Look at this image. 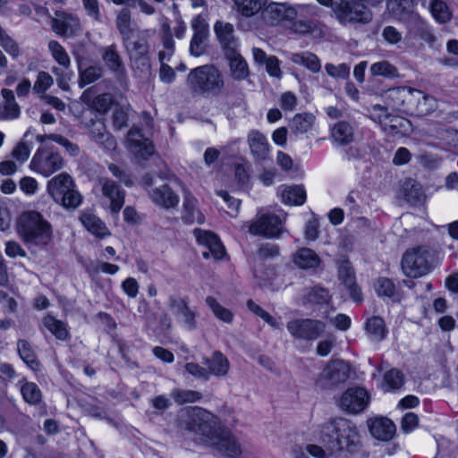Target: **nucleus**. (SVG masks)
<instances>
[{
  "label": "nucleus",
  "mask_w": 458,
  "mask_h": 458,
  "mask_svg": "<svg viewBox=\"0 0 458 458\" xmlns=\"http://www.w3.org/2000/svg\"><path fill=\"white\" fill-rule=\"evenodd\" d=\"M178 427L200 435L207 445L228 457H236L242 453L235 437L221 428L217 417L202 408L193 407L182 411Z\"/></svg>",
  "instance_id": "nucleus-1"
},
{
  "label": "nucleus",
  "mask_w": 458,
  "mask_h": 458,
  "mask_svg": "<svg viewBox=\"0 0 458 458\" xmlns=\"http://www.w3.org/2000/svg\"><path fill=\"white\" fill-rule=\"evenodd\" d=\"M319 440L330 453L342 450L353 452L360 443L357 426L344 418H335L324 422L319 430Z\"/></svg>",
  "instance_id": "nucleus-2"
},
{
  "label": "nucleus",
  "mask_w": 458,
  "mask_h": 458,
  "mask_svg": "<svg viewBox=\"0 0 458 458\" xmlns=\"http://www.w3.org/2000/svg\"><path fill=\"white\" fill-rule=\"evenodd\" d=\"M319 4L330 8L342 25H365L373 19L370 7L379 6L383 0H316Z\"/></svg>",
  "instance_id": "nucleus-3"
},
{
  "label": "nucleus",
  "mask_w": 458,
  "mask_h": 458,
  "mask_svg": "<svg viewBox=\"0 0 458 458\" xmlns=\"http://www.w3.org/2000/svg\"><path fill=\"white\" fill-rule=\"evenodd\" d=\"M19 233L29 245L47 246L53 238L50 223L37 211L24 212L19 220Z\"/></svg>",
  "instance_id": "nucleus-4"
},
{
  "label": "nucleus",
  "mask_w": 458,
  "mask_h": 458,
  "mask_svg": "<svg viewBox=\"0 0 458 458\" xmlns=\"http://www.w3.org/2000/svg\"><path fill=\"white\" fill-rule=\"evenodd\" d=\"M186 82L193 93L201 95H218L225 84L222 73L212 64L192 69L187 76Z\"/></svg>",
  "instance_id": "nucleus-5"
},
{
  "label": "nucleus",
  "mask_w": 458,
  "mask_h": 458,
  "mask_svg": "<svg viewBox=\"0 0 458 458\" xmlns=\"http://www.w3.org/2000/svg\"><path fill=\"white\" fill-rule=\"evenodd\" d=\"M47 190L54 201L66 209H75L82 201L81 194L67 173H61L49 180Z\"/></svg>",
  "instance_id": "nucleus-6"
},
{
  "label": "nucleus",
  "mask_w": 458,
  "mask_h": 458,
  "mask_svg": "<svg viewBox=\"0 0 458 458\" xmlns=\"http://www.w3.org/2000/svg\"><path fill=\"white\" fill-rule=\"evenodd\" d=\"M160 180L150 174H146L141 177L140 184L154 204L165 209L176 207L179 203V196L168 184Z\"/></svg>",
  "instance_id": "nucleus-7"
},
{
  "label": "nucleus",
  "mask_w": 458,
  "mask_h": 458,
  "mask_svg": "<svg viewBox=\"0 0 458 458\" xmlns=\"http://www.w3.org/2000/svg\"><path fill=\"white\" fill-rule=\"evenodd\" d=\"M253 235H260L268 239L279 238L284 231V217L273 213L258 212L256 217L244 224Z\"/></svg>",
  "instance_id": "nucleus-8"
},
{
  "label": "nucleus",
  "mask_w": 458,
  "mask_h": 458,
  "mask_svg": "<svg viewBox=\"0 0 458 458\" xmlns=\"http://www.w3.org/2000/svg\"><path fill=\"white\" fill-rule=\"evenodd\" d=\"M402 269L408 277L418 278L430 272V253L427 247L407 250L402 259Z\"/></svg>",
  "instance_id": "nucleus-9"
},
{
  "label": "nucleus",
  "mask_w": 458,
  "mask_h": 458,
  "mask_svg": "<svg viewBox=\"0 0 458 458\" xmlns=\"http://www.w3.org/2000/svg\"><path fill=\"white\" fill-rule=\"evenodd\" d=\"M298 9H307L311 14H316L318 7L313 4H299L297 6L289 5L283 3H271L262 12L264 20L271 24L277 25L284 21H292L298 16Z\"/></svg>",
  "instance_id": "nucleus-10"
},
{
  "label": "nucleus",
  "mask_w": 458,
  "mask_h": 458,
  "mask_svg": "<svg viewBox=\"0 0 458 458\" xmlns=\"http://www.w3.org/2000/svg\"><path fill=\"white\" fill-rule=\"evenodd\" d=\"M30 166L33 171L48 177L63 168L64 159L50 148H39L33 156Z\"/></svg>",
  "instance_id": "nucleus-11"
},
{
  "label": "nucleus",
  "mask_w": 458,
  "mask_h": 458,
  "mask_svg": "<svg viewBox=\"0 0 458 458\" xmlns=\"http://www.w3.org/2000/svg\"><path fill=\"white\" fill-rule=\"evenodd\" d=\"M286 327L295 339L314 341L325 332L326 324L317 319L295 318L290 320Z\"/></svg>",
  "instance_id": "nucleus-12"
},
{
  "label": "nucleus",
  "mask_w": 458,
  "mask_h": 458,
  "mask_svg": "<svg viewBox=\"0 0 458 458\" xmlns=\"http://www.w3.org/2000/svg\"><path fill=\"white\" fill-rule=\"evenodd\" d=\"M349 377V368L343 360L328 362L320 373L317 385L322 388H330L344 383Z\"/></svg>",
  "instance_id": "nucleus-13"
},
{
  "label": "nucleus",
  "mask_w": 458,
  "mask_h": 458,
  "mask_svg": "<svg viewBox=\"0 0 458 458\" xmlns=\"http://www.w3.org/2000/svg\"><path fill=\"white\" fill-rule=\"evenodd\" d=\"M370 396L366 389L355 387L347 389L341 396L339 405L341 409L351 414L363 411L369 405Z\"/></svg>",
  "instance_id": "nucleus-14"
},
{
  "label": "nucleus",
  "mask_w": 458,
  "mask_h": 458,
  "mask_svg": "<svg viewBox=\"0 0 458 458\" xmlns=\"http://www.w3.org/2000/svg\"><path fill=\"white\" fill-rule=\"evenodd\" d=\"M102 196L109 202V209L112 214L117 215L124 204L125 191L115 182L107 178L98 179Z\"/></svg>",
  "instance_id": "nucleus-15"
},
{
  "label": "nucleus",
  "mask_w": 458,
  "mask_h": 458,
  "mask_svg": "<svg viewBox=\"0 0 458 458\" xmlns=\"http://www.w3.org/2000/svg\"><path fill=\"white\" fill-rule=\"evenodd\" d=\"M193 233L199 244L206 249L202 251L204 259H220L224 257L225 248L214 233L197 228Z\"/></svg>",
  "instance_id": "nucleus-16"
},
{
  "label": "nucleus",
  "mask_w": 458,
  "mask_h": 458,
  "mask_svg": "<svg viewBox=\"0 0 458 458\" xmlns=\"http://www.w3.org/2000/svg\"><path fill=\"white\" fill-rule=\"evenodd\" d=\"M338 278L344 287L349 291L350 297L356 302L363 300L360 288L356 283L354 269L351 262L344 257L337 260Z\"/></svg>",
  "instance_id": "nucleus-17"
},
{
  "label": "nucleus",
  "mask_w": 458,
  "mask_h": 458,
  "mask_svg": "<svg viewBox=\"0 0 458 458\" xmlns=\"http://www.w3.org/2000/svg\"><path fill=\"white\" fill-rule=\"evenodd\" d=\"M168 306L180 323L188 330H194L198 327V313L192 310L185 299L171 296L168 300Z\"/></svg>",
  "instance_id": "nucleus-18"
},
{
  "label": "nucleus",
  "mask_w": 458,
  "mask_h": 458,
  "mask_svg": "<svg viewBox=\"0 0 458 458\" xmlns=\"http://www.w3.org/2000/svg\"><path fill=\"white\" fill-rule=\"evenodd\" d=\"M52 30L59 36L72 38L81 30V22L77 16L63 11H56L51 19Z\"/></svg>",
  "instance_id": "nucleus-19"
},
{
  "label": "nucleus",
  "mask_w": 458,
  "mask_h": 458,
  "mask_svg": "<svg viewBox=\"0 0 458 458\" xmlns=\"http://www.w3.org/2000/svg\"><path fill=\"white\" fill-rule=\"evenodd\" d=\"M85 126L89 129V133L91 138L105 149L107 151L116 149V140L106 130V123L102 119L90 118L89 122H85Z\"/></svg>",
  "instance_id": "nucleus-20"
},
{
  "label": "nucleus",
  "mask_w": 458,
  "mask_h": 458,
  "mask_svg": "<svg viewBox=\"0 0 458 458\" xmlns=\"http://www.w3.org/2000/svg\"><path fill=\"white\" fill-rule=\"evenodd\" d=\"M127 147L137 157L148 158L154 153V146L138 128H131L127 134Z\"/></svg>",
  "instance_id": "nucleus-21"
},
{
  "label": "nucleus",
  "mask_w": 458,
  "mask_h": 458,
  "mask_svg": "<svg viewBox=\"0 0 458 458\" xmlns=\"http://www.w3.org/2000/svg\"><path fill=\"white\" fill-rule=\"evenodd\" d=\"M101 58L106 67L111 71L116 78L121 79L126 72L123 59L118 51L116 44L102 47L99 49Z\"/></svg>",
  "instance_id": "nucleus-22"
},
{
  "label": "nucleus",
  "mask_w": 458,
  "mask_h": 458,
  "mask_svg": "<svg viewBox=\"0 0 458 458\" xmlns=\"http://www.w3.org/2000/svg\"><path fill=\"white\" fill-rule=\"evenodd\" d=\"M214 31L225 54L233 55L238 49L239 43L233 24L217 21L214 25Z\"/></svg>",
  "instance_id": "nucleus-23"
},
{
  "label": "nucleus",
  "mask_w": 458,
  "mask_h": 458,
  "mask_svg": "<svg viewBox=\"0 0 458 458\" xmlns=\"http://www.w3.org/2000/svg\"><path fill=\"white\" fill-rule=\"evenodd\" d=\"M123 46L131 58V60L138 65L148 69L149 64V53L148 45L144 38H138L131 41V37L127 41H123Z\"/></svg>",
  "instance_id": "nucleus-24"
},
{
  "label": "nucleus",
  "mask_w": 458,
  "mask_h": 458,
  "mask_svg": "<svg viewBox=\"0 0 458 458\" xmlns=\"http://www.w3.org/2000/svg\"><path fill=\"white\" fill-rule=\"evenodd\" d=\"M437 105L435 98L425 94L421 90L413 89L407 110L417 115L424 116L436 110Z\"/></svg>",
  "instance_id": "nucleus-25"
},
{
  "label": "nucleus",
  "mask_w": 458,
  "mask_h": 458,
  "mask_svg": "<svg viewBox=\"0 0 458 458\" xmlns=\"http://www.w3.org/2000/svg\"><path fill=\"white\" fill-rule=\"evenodd\" d=\"M191 28L194 34L190 44V54L199 57L205 53L207 48L208 28L199 16L192 21Z\"/></svg>",
  "instance_id": "nucleus-26"
},
{
  "label": "nucleus",
  "mask_w": 458,
  "mask_h": 458,
  "mask_svg": "<svg viewBox=\"0 0 458 458\" xmlns=\"http://www.w3.org/2000/svg\"><path fill=\"white\" fill-rule=\"evenodd\" d=\"M370 434L378 440L388 441L395 434V425L386 417H374L367 421Z\"/></svg>",
  "instance_id": "nucleus-27"
},
{
  "label": "nucleus",
  "mask_w": 458,
  "mask_h": 458,
  "mask_svg": "<svg viewBox=\"0 0 458 458\" xmlns=\"http://www.w3.org/2000/svg\"><path fill=\"white\" fill-rule=\"evenodd\" d=\"M84 228L98 239H105L111 235V232L98 216L91 212H82L79 217Z\"/></svg>",
  "instance_id": "nucleus-28"
},
{
  "label": "nucleus",
  "mask_w": 458,
  "mask_h": 458,
  "mask_svg": "<svg viewBox=\"0 0 458 458\" xmlns=\"http://www.w3.org/2000/svg\"><path fill=\"white\" fill-rule=\"evenodd\" d=\"M248 144L256 160L262 161L268 157L269 144L267 138L259 131L252 130L248 133Z\"/></svg>",
  "instance_id": "nucleus-29"
},
{
  "label": "nucleus",
  "mask_w": 458,
  "mask_h": 458,
  "mask_svg": "<svg viewBox=\"0 0 458 458\" xmlns=\"http://www.w3.org/2000/svg\"><path fill=\"white\" fill-rule=\"evenodd\" d=\"M202 363L207 367L209 377H225L230 369L228 359L219 351H216L209 358L203 359Z\"/></svg>",
  "instance_id": "nucleus-30"
},
{
  "label": "nucleus",
  "mask_w": 458,
  "mask_h": 458,
  "mask_svg": "<svg viewBox=\"0 0 458 458\" xmlns=\"http://www.w3.org/2000/svg\"><path fill=\"white\" fill-rule=\"evenodd\" d=\"M183 212H182V220L186 224H203L205 221V217L203 214L197 208V199L191 195H185L183 199Z\"/></svg>",
  "instance_id": "nucleus-31"
},
{
  "label": "nucleus",
  "mask_w": 458,
  "mask_h": 458,
  "mask_svg": "<svg viewBox=\"0 0 458 458\" xmlns=\"http://www.w3.org/2000/svg\"><path fill=\"white\" fill-rule=\"evenodd\" d=\"M229 62L230 72L233 79L242 81L247 78L249 68L244 58L239 54L238 49L233 55L225 54Z\"/></svg>",
  "instance_id": "nucleus-32"
},
{
  "label": "nucleus",
  "mask_w": 458,
  "mask_h": 458,
  "mask_svg": "<svg viewBox=\"0 0 458 458\" xmlns=\"http://www.w3.org/2000/svg\"><path fill=\"white\" fill-rule=\"evenodd\" d=\"M293 262L301 269L316 268L320 264V258L311 249L301 248L294 254Z\"/></svg>",
  "instance_id": "nucleus-33"
},
{
  "label": "nucleus",
  "mask_w": 458,
  "mask_h": 458,
  "mask_svg": "<svg viewBox=\"0 0 458 458\" xmlns=\"http://www.w3.org/2000/svg\"><path fill=\"white\" fill-rule=\"evenodd\" d=\"M365 331L372 342L383 341L387 333L385 321L378 316H373L365 322Z\"/></svg>",
  "instance_id": "nucleus-34"
},
{
  "label": "nucleus",
  "mask_w": 458,
  "mask_h": 458,
  "mask_svg": "<svg viewBox=\"0 0 458 458\" xmlns=\"http://www.w3.org/2000/svg\"><path fill=\"white\" fill-rule=\"evenodd\" d=\"M331 136L337 144L348 145L354 140V130L349 123L341 121L332 127Z\"/></svg>",
  "instance_id": "nucleus-35"
},
{
  "label": "nucleus",
  "mask_w": 458,
  "mask_h": 458,
  "mask_svg": "<svg viewBox=\"0 0 458 458\" xmlns=\"http://www.w3.org/2000/svg\"><path fill=\"white\" fill-rule=\"evenodd\" d=\"M290 60L295 64L306 67L310 72L318 73L321 70L319 58L311 52H301L291 54Z\"/></svg>",
  "instance_id": "nucleus-36"
},
{
  "label": "nucleus",
  "mask_w": 458,
  "mask_h": 458,
  "mask_svg": "<svg viewBox=\"0 0 458 458\" xmlns=\"http://www.w3.org/2000/svg\"><path fill=\"white\" fill-rule=\"evenodd\" d=\"M103 67L99 64H92L84 67L79 64V85L81 88L93 83L103 76Z\"/></svg>",
  "instance_id": "nucleus-37"
},
{
  "label": "nucleus",
  "mask_w": 458,
  "mask_h": 458,
  "mask_svg": "<svg viewBox=\"0 0 458 458\" xmlns=\"http://www.w3.org/2000/svg\"><path fill=\"white\" fill-rule=\"evenodd\" d=\"M21 394L26 403L38 405L42 401V393L39 387L33 382H27L25 378L19 380Z\"/></svg>",
  "instance_id": "nucleus-38"
},
{
  "label": "nucleus",
  "mask_w": 458,
  "mask_h": 458,
  "mask_svg": "<svg viewBox=\"0 0 458 458\" xmlns=\"http://www.w3.org/2000/svg\"><path fill=\"white\" fill-rule=\"evenodd\" d=\"M281 199L288 205H302L306 199V192L302 186H285L281 191Z\"/></svg>",
  "instance_id": "nucleus-39"
},
{
  "label": "nucleus",
  "mask_w": 458,
  "mask_h": 458,
  "mask_svg": "<svg viewBox=\"0 0 458 458\" xmlns=\"http://www.w3.org/2000/svg\"><path fill=\"white\" fill-rule=\"evenodd\" d=\"M2 98L4 99L2 119L12 120L17 118L21 111L15 101L13 92L9 89H2Z\"/></svg>",
  "instance_id": "nucleus-40"
},
{
  "label": "nucleus",
  "mask_w": 458,
  "mask_h": 458,
  "mask_svg": "<svg viewBox=\"0 0 458 458\" xmlns=\"http://www.w3.org/2000/svg\"><path fill=\"white\" fill-rule=\"evenodd\" d=\"M409 30L426 42L431 43L435 40L427 22L417 14L412 16L409 21Z\"/></svg>",
  "instance_id": "nucleus-41"
},
{
  "label": "nucleus",
  "mask_w": 458,
  "mask_h": 458,
  "mask_svg": "<svg viewBox=\"0 0 458 458\" xmlns=\"http://www.w3.org/2000/svg\"><path fill=\"white\" fill-rule=\"evenodd\" d=\"M315 123V116L310 113L297 114L290 121V130L295 133H305L311 130Z\"/></svg>",
  "instance_id": "nucleus-42"
},
{
  "label": "nucleus",
  "mask_w": 458,
  "mask_h": 458,
  "mask_svg": "<svg viewBox=\"0 0 458 458\" xmlns=\"http://www.w3.org/2000/svg\"><path fill=\"white\" fill-rule=\"evenodd\" d=\"M267 2V0H234V6L242 16L250 18L259 13Z\"/></svg>",
  "instance_id": "nucleus-43"
},
{
  "label": "nucleus",
  "mask_w": 458,
  "mask_h": 458,
  "mask_svg": "<svg viewBox=\"0 0 458 458\" xmlns=\"http://www.w3.org/2000/svg\"><path fill=\"white\" fill-rule=\"evenodd\" d=\"M413 89L410 87H397L388 90L387 98L393 102V105L399 108L407 110V106L411 102Z\"/></svg>",
  "instance_id": "nucleus-44"
},
{
  "label": "nucleus",
  "mask_w": 458,
  "mask_h": 458,
  "mask_svg": "<svg viewBox=\"0 0 458 458\" xmlns=\"http://www.w3.org/2000/svg\"><path fill=\"white\" fill-rule=\"evenodd\" d=\"M42 323L58 340L65 341L68 338L69 332L65 323L63 321L56 319L51 315H47L43 318Z\"/></svg>",
  "instance_id": "nucleus-45"
},
{
  "label": "nucleus",
  "mask_w": 458,
  "mask_h": 458,
  "mask_svg": "<svg viewBox=\"0 0 458 458\" xmlns=\"http://www.w3.org/2000/svg\"><path fill=\"white\" fill-rule=\"evenodd\" d=\"M17 349L22 360L34 371L40 369V363L37 360L34 351L26 340H20L17 343Z\"/></svg>",
  "instance_id": "nucleus-46"
},
{
  "label": "nucleus",
  "mask_w": 458,
  "mask_h": 458,
  "mask_svg": "<svg viewBox=\"0 0 458 458\" xmlns=\"http://www.w3.org/2000/svg\"><path fill=\"white\" fill-rule=\"evenodd\" d=\"M371 76H381L387 79H394L399 76L397 68L386 60H382L371 64L369 68Z\"/></svg>",
  "instance_id": "nucleus-47"
},
{
  "label": "nucleus",
  "mask_w": 458,
  "mask_h": 458,
  "mask_svg": "<svg viewBox=\"0 0 458 458\" xmlns=\"http://www.w3.org/2000/svg\"><path fill=\"white\" fill-rule=\"evenodd\" d=\"M115 24L122 40L127 41L132 33L131 12L126 8L122 9L117 14Z\"/></svg>",
  "instance_id": "nucleus-48"
},
{
  "label": "nucleus",
  "mask_w": 458,
  "mask_h": 458,
  "mask_svg": "<svg viewBox=\"0 0 458 458\" xmlns=\"http://www.w3.org/2000/svg\"><path fill=\"white\" fill-rule=\"evenodd\" d=\"M404 199L411 205L420 204L425 198L422 187L420 184L412 180H408L403 185Z\"/></svg>",
  "instance_id": "nucleus-49"
},
{
  "label": "nucleus",
  "mask_w": 458,
  "mask_h": 458,
  "mask_svg": "<svg viewBox=\"0 0 458 458\" xmlns=\"http://www.w3.org/2000/svg\"><path fill=\"white\" fill-rule=\"evenodd\" d=\"M330 300L329 293L321 286H313L305 290L303 301L311 304H323Z\"/></svg>",
  "instance_id": "nucleus-50"
},
{
  "label": "nucleus",
  "mask_w": 458,
  "mask_h": 458,
  "mask_svg": "<svg viewBox=\"0 0 458 458\" xmlns=\"http://www.w3.org/2000/svg\"><path fill=\"white\" fill-rule=\"evenodd\" d=\"M403 382V373L396 369H392L384 375L382 389L385 392L394 391L401 388Z\"/></svg>",
  "instance_id": "nucleus-51"
},
{
  "label": "nucleus",
  "mask_w": 458,
  "mask_h": 458,
  "mask_svg": "<svg viewBox=\"0 0 458 458\" xmlns=\"http://www.w3.org/2000/svg\"><path fill=\"white\" fill-rule=\"evenodd\" d=\"M205 301L216 318L225 323L233 321V314L232 311L223 307L214 297L208 296Z\"/></svg>",
  "instance_id": "nucleus-52"
},
{
  "label": "nucleus",
  "mask_w": 458,
  "mask_h": 458,
  "mask_svg": "<svg viewBox=\"0 0 458 458\" xmlns=\"http://www.w3.org/2000/svg\"><path fill=\"white\" fill-rule=\"evenodd\" d=\"M382 120V129L390 134L399 133L401 130L404 129L405 125L408 123V121L404 118L393 114H385L384 119Z\"/></svg>",
  "instance_id": "nucleus-53"
},
{
  "label": "nucleus",
  "mask_w": 458,
  "mask_h": 458,
  "mask_svg": "<svg viewBox=\"0 0 458 458\" xmlns=\"http://www.w3.org/2000/svg\"><path fill=\"white\" fill-rule=\"evenodd\" d=\"M48 49L51 53L52 57L60 65L64 68H68L71 64L70 57L65 51V49L61 46V44L56 40H51L48 43Z\"/></svg>",
  "instance_id": "nucleus-54"
},
{
  "label": "nucleus",
  "mask_w": 458,
  "mask_h": 458,
  "mask_svg": "<svg viewBox=\"0 0 458 458\" xmlns=\"http://www.w3.org/2000/svg\"><path fill=\"white\" fill-rule=\"evenodd\" d=\"M430 11L434 18L440 23H445L451 19L449 8L441 0H432Z\"/></svg>",
  "instance_id": "nucleus-55"
},
{
  "label": "nucleus",
  "mask_w": 458,
  "mask_h": 458,
  "mask_svg": "<svg viewBox=\"0 0 458 458\" xmlns=\"http://www.w3.org/2000/svg\"><path fill=\"white\" fill-rule=\"evenodd\" d=\"M171 396L178 404L194 403L200 400L202 397L201 394L197 391L181 389H174L171 393Z\"/></svg>",
  "instance_id": "nucleus-56"
},
{
  "label": "nucleus",
  "mask_w": 458,
  "mask_h": 458,
  "mask_svg": "<svg viewBox=\"0 0 458 458\" xmlns=\"http://www.w3.org/2000/svg\"><path fill=\"white\" fill-rule=\"evenodd\" d=\"M325 70L327 75L334 79L344 80L350 75V67L346 64H340L338 65L327 64L325 65Z\"/></svg>",
  "instance_id": "nucleus-57"
},
{
  "label": "nucleus",
  "mask_w": 458,
  "mask_h": 458,
  "mask_svg": "<svg viewBox=\"0 0 458 458\" xmlns=\"http://www.w3.org/2000/svg\"><path fill=\"white\" fill-rule=\"evenodd\" d=\"M375 289L379 296L393 297L395 293V286L392 280L381 277L375 284Z\"/></svg>",
  "instance_id": "nucleus-58"
},
{
  "label": "nucleus",
  "mask_w": 458,
  "mask_h": 458,
  "mask_svg": "<svg viewBox=\"0 0 458 458\" xmlns=\"http://www.w3.org/2000/svg\"><path fill=\"white\" fill-rule=\"evenodd\" d=\"M388 8L395 14H403L411 12L414 0H388Z\"/></svg>",
  "instance_id": "nucleus-59"
},
{
  "label": "nucleus",
  "mask_w": 458,
  "mask_h": 458,
  "mask_svg": "<svg viewBox=\"0 0 458 458\" xmlns=\"http://www.w3.org/2000/svg\"><path fill=\"white\" fill-rule=\"evenodd\" d=\"M113 104L112 96L108 93H104L97 96L92 103V107L100 114L106 113Z\"/></svg>",
  "instance_id": "nucleus-60"
},
{
  "label": "nucleus",
  "mask_w": 458,
  "mask_h": 458,
  "mask_svg": "<svg viewBox=\"0 0 458 458\" xmlns=\"http://www.w3.org/2000/svg\"><path fill=\"white\" fill-rule=\"evenodd\" d=\"M54 83L52 76L47 72H39L33 89L37 93L46 92Z\"/></svg>",
  "instance_id": "nucleus-61"
},
{
  "label": "nucleus",
  "mask_w": 458,
  "mask_h": 458,
  "mask_svg": "<svg viewBox=\"0 0 458 458\" xmlns=\"http://www.w3.org/2000/svg\"><path fill=\"white\" fill-rule=\"evenodd\" d=\"M279 247L273 243H263L259 247L257 250V254L261 259L276 258L279 255Z\"/></svg>",
  "instance_id": "nucleus-62"
},
{
  "label": "nucleus",
  "mask_w": 458,
  "mask_h": 458,
  "mask_svg": "<svg viewBox=\"0 0 458 458\" xmlns=\"http://www.w3.org/2000/svg\"><path fill=\"white\" fill-rule=\"evenodd\" d=\"M2 48L9 54L13 59L20 55L21 49L15 40L10 38L8 35H4L2 32Z\"/></svg>",
  "instance_id": "nucleus-63"
},
{
  "label": "nucleus",
  "mask_w": 458,
  "mask_h": 458,
  "mask_svg": "<svg viewBox=\"0 0 458 458\" xmlns=\"http://www.w3.org/2000/svg\"><path fill=\"white\" fill-rule=\"evenodd\" d=\"M30 154V146L26 142H20L12 151V157L18 162L23 163Z\"/></svg>",
  "instance_id": "nucleus-64"
}]
</instances>
